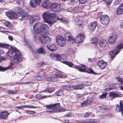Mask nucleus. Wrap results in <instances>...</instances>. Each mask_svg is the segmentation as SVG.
<instances>
[{"label": "nucleus", "instance_id": "f257e3e1", "mask_svg": "<svg viewBox=\"0 0 123 123\" xmlns=\"http://www.w3.org/2000/svg\"><path fill=\"white\" fill-rule=\"evenodd\" d=\"M56 14L55 13H51L49 12H43L42 16L45 22L50 17L55 18L56 16Z\"/></svg>", "mask_w": 123, "mask_h": 123}, {"label": "nucleus", "instance_id": "f03ea898", "mask_svg": "<svg viewBox=\"0 0 123 123\" xmlns=\"http://www.w3.org/2000/svg\"><path fill=\"white\" fill-rule=\"evenodd\" d=\"M123 48V44H121L117 46L115 50L111 52L110 53L111 55V58H113L117 54L120 52V50Z\"/></svg>", "mask_w": 123, "mask_h": 123}, {"label": "nucleus", "instance_id": "7ed1b4c3", "mask_svg": "<svg viewBox=\"0 0 123 123\" xmlns=\"http://www.w3.org/2000/svg\"><path fill=\"white\" fill-rule=\"evenodd\" d=\"M20 53L18 49L15 48L11 49L8 52V55L10 57H14Z\"/></svg>", "mask_w": 123, "mask_h": 123}, {"label": "nucleus", "instance_id": "20e7f679", "mask_svg": "<svg viewBox=\"0 0 123 123\" xmlns=\"http://www.w3.org/2000/svg\"><path fill=\"white\" fill-rule=\"evenodd\" d=\"M56 41L57 44L60 46H63L65 44V40L62 36H57L56 38Z\"/></svg>", "mask_w": 123, "mask_h": 123}, {"label": "nucleus", "instance_id": "39448f33", "mask_svg": "<svg viewBox=\"0 0 123 123\" xmlns=\"http://www.w3.org/2000/svg\"><path fill=\"white\" fill-rule=\"evenodd\" d=\"M41 35V36L39 37V40L41 43H45L51 41V38L48 37L46 35Z\"/></svg>", "mask_w": 123, "mask_h": 123}, {"label": "nucleus", "instance_id": "423d86ee", "mask_svg": "<svg viewBox=\"0 0 123 123\" xmlns=\"http://www.w3.org/2000/svg\"><path fill=\"white\" fill-rule=\"evenodd\" d=\"M49 28L47 25L45 24H42L41 26V35L49 34Z\"/></svg>", "mask_w": 123, "mask_h": 123}, {"label": "nucleus", "instance_id": "0eeeda50", "mask_svg": "<svg viewBox=\"0 0 123 123\" xmlns=\"http://www.w3.org/2000/svg\"><path fill=\"white\" fill-rule=\"evenodd\" d=\"M42 25V23L40 22L36 23L34 25L33 27V31L37 34L41 33Z\"/></svg>", "mask_w": 123, "mask_h": 123}, {"label": "nucleus", "instance_id": "6e6552de", "mask_svg": "<svg viewBox=\"0 0 123 123\" xmlns=\"http://www.w3.org/2000/svg\"><path fill=\"white\" fill-rule=\"evenodd\" d=\"M109 17L106 15L101 16L99 19L100 23L104 25L107 24L109 22Z\"/></svg>", "mask_w": 123, "mask_h": 123}, {"label": "nucleus", "instance_id": "1a4fd4ad", "mask_svg": "<svg viewBox=\"0 0 123 123\" xmlns=\"http://www.w3.org/2000/svg\"><path fill=\"white\" fill-rule=\"evenodd\" d=\"M65 38L67 41L70 43L75 41L74 37L70 32H67L65 33Z\"/></svg>", "mask_w": 123, "mask_h": 123}, {"label": "nucleus", "instance_id": "9d476101", "mask_svg": "<svg viewBox=\"0 0 123 123\" xmlns=\"http://www.w3.org/2000/svg\"><path fill=\"white\" fill-rule=\"evenodd\" d=\"M61 6L59 4H54L51 5L50 6L51 9L54 12H59L61 10Z\"/></svg>", "mask_w": 123, "mask_h": 123}, {"label": "nucleus", "instance_id": "9b49d317", "mask_svg": "<svg viewBox=\"0 0 123 123\" xmlns=\"http://www.w3.org/2000/svg\"><path fill=\"white\" fill-rule=\"evenodd\" d=\"M84 34L83 33L78 34L76 37L75 41L77 43H79L83 42L84 38Z\"/></svg>", "mask_w": 123, "mask_h": 123}, {"label": "nucleus", "instance_id": "f8f14e48", "mask_svg": "<svg viewBox=\"0 0 123 123\" xmlns=\"http://www.w3.org/2000/svg\"><path fill=\"white\" fill-rule=\"evenodd\" d=\"M60 106L59 103H57L52 105V110L47 111H46L47 112L53 113L58 111L57 109Z\"/></svg>", "mask_w": 123, "mask_h": 123}, {"label": "nucleus", "instance_id": "ddd939ff", "mask_svg": "<svg viewBox=\"0 0 123 123\" xmlns=\"http://www.w3.org/2000/svg\"><path fill=\"white\" fill-rule=\"evenodd\" d=\"M6 15L12 19H15L17 17V13L14 12H6Z\"/></svg>", "mask_w": 123, "mask_h": 123}, {"label": "nucleus", "instance_id": "4468645a", "mask_svg": "<svg viewBox=\"0 0 123 123\" xmlns=\"http://www.w3.org/2000/svg\"><path fill=\"white\" fill-rule=\"evenodd\" d=\"M116 109L117 112L121 111L122 114H123V101L121 100L119 102V105L117 104V105Z\"/></svg>", "mask_w": 123, "mask_h": 123}, {"label": "nucleus", "instance_id": "2eb2a0df", "mask_svg": "<svg viewBox=\"0 0 123 123\" xmlns=\"http://www.w3.org/2000/svg\"><path fill=\"white\" fill-rule=\"evenodd\" d=\"M75 25L79 27H82L83 25V22L82 19L79 18H76L74 20Z\"/></svg>", "mask_w": 123, "mask_h": 123}, {"label": "nucleus", "instance_id": "dca6fc26", "mask_svg": "<svg viewBox=\"0 0 123 123\" xmlns=\"http://www.w3.org/2000/svg\"><path fill=\"white\" fill-rule=\"evenodd\" d=\"M117 35L116 34L112 35L110 37V38L108 40V42L110 44L114 43L116 40Z\"/></svg>", "mask_w": 123, "mask_h": 123}, {"label": "nucleus", "instance_id": "f3484780", "mask_svg": "<svg viewBox=\"0 0 123 123\" xmlns=\"http://www.w3.org/2000/svg\"><path fill=\"white\" fill-rule=\"evenodd\" d=\"M47 47L49 49L52 51H55L58 49L55 45L52 43L48 44Z\"/></svg>", "mask_w": 123, "mask_h": 123}, {"label": "nucleus", "instance_id": "a211bd4d", "mask_svg": "<svg viewBox=\"0 0 123 123\" xmlns=\"http://www.w3.org/2000/svg\"><path fill=\"white\" fill-rule=\"evenodd\" d=\"M41 0H32L30 1V5L32 7H36L38 4H39L41 3Z\"/></svg>", "mask_w": 123, "mask_h": 123}, {"label": "nucleus", "instance_id": "6ab92c4d", "mask_svg": "<svg viewBox=\"0 0 123 123\" xmlns=\"http://www.w3.org/2000/svg\"><path fill=\"white\" fill-rule=\"evenodd\" d=\"M107 63L103 60L100 61L98 63V65L101 69H104L106 66Z\"/></svg>", "mask_w": 123, "mask_h": 123}, {"label": "nucleus", "instance_id": "aec40b11", "mask_svg": "<svg viewBox=\"0 0 123 123\" xmlns=\"http://www.w3.org/2000/svg\"><path fill=\"white\" fill-rule=\"evenodd\" d=\"M98 44L100 47L105 48L107 46L108 43L106 40H104L99 41Z\"/></svg>", "mask_w": 123, "mask_h": 123}, {"label": "nucleus", "instance_id": "412c9836", "mask_svg": "<svg viewBox=\"0 0 123 123\" xmlns=\"http://www.w3.org/2000/svg\"><path fill=\"white\" fill-rule=\"evenodd\" d=\"M16 56V57L13 59L14 62L15 63H19L22 61V59L21 57V55L20 53Z\"/></svg>", "mask_w": 123, "mask_h": 123}, {"label": "nucleus", "instance_id": "4be33fe9", "mask_svg": "<svg viewBox=\"0 0 123 123\" xmlns=\"http://www.w3.org/2000/svg\"><path fill=\"white\" fill-rule=\"evenodd\" d=\"M97 24L96 21L91 23L89 25V28L91 31H93L97 26Z\"/></svg>", "mask_w": 123, "mask_h": 123}, {"label": "nucleus", "instance_id": "5701e85b", "mask_svg": "<svg viewBox=\"0 0 123 123\" xmlns=\"http://www.w3.org/2000/svg\"><path fill=\"white\" fill-rule=\"evenodd\" d=\"M117 13L118 15L122 14L123 13V3L121 4L117 9Z\"/></svg>", "mask_w": 123, "mask_h": 123}, {"label": "nucleus", "instance_id": "b1692460", "mask_svg": "<svg viewBox=\"0 0 123 123\" xmlns=\"http://www.w3.org/2000/svg\"><path fill=\"white\" fill-rule=\"evenodd\" d=\"M29 16V15L28 14L25 13H23L21 16L19 17L18 18L20 21H23L28 19Z\"/></svg>", "mask_w": 123, "mask_h": 123}, {"label": "nucleus", "instance_id": "393cba45", "mask_svg": "<svg viewBox=\"0 0 123 123\" xmlns=\"http://www.w3.org/2000/svg\"><path fill=\"white\" fill-rule=\"evenodd\" d=\"M52 3L51 0H44L42 6L45 8H48L47 6Z\"/></svg>", "mask_w": 123, "mask_h": 123}, {"label": "nucleus", "instance_id": "a878e982", "mask_svg": "<svg viewBox=\"0 0 123 123\" xmlns=\"http://www.w3.org/2000/svg\"><path fill=\"white\" fill-rule=\"evenodd\" d=\"M16 11L17 12V16L20 17L22 14L23 13V10L21 8L19 7H17L16 9Z\"/></svg>", "mask_w": 123, "mask_h": 123}, {"label": "nucleus", "instance_id": "bb28decb", "mask_svg": "<svg viewBox=\"0 0 123 123\" xmlns=\"http://www.w3.org/2000/svg\"><path fill=\"white\" fill-rule=\"evenodd\" d=\"M81 89H82L81 87L78 86H69V90L71 91L74 89L78 90Z\"/></svg>", "mask_w": 123, "mask_h": 123}, {"label": "nucleus", "instance_id": "cd10ccee", "mask_svg": "<svg viewBox=\"0 0 123 123\" xmlns=\"http://www.w3.org/2000/svg\"><path fill=\"white\" fill-rule=\"evenodd\" d=\"M35 16H33L31 15H29V16L28 18L29 19V22L31 24H33L35 21L36 18H35Z\"/></svg>", "mask_w": 123, "mask_h": 123}, {"label": "nucleus", "instance_id": "c85d7f7f", "mask_svg": "<svg viewBox=\"0 0 123 123\" xmlns=\"http://www.w3.org/2000/svg\"><path fill=\"white\" fill-rule=\"evenodd\" d=\"M92 101L90 99H88L82 103L81 104V106L82 107H84L92 102Z\"/></svg>", "mask_w": 123, "mask_h": 123}, {"label": "nucleus", "instance_id": "c756f323", "mask_svg": "<svg viewBox=\"0 0 123 123\" xmlns=\"http://www.w3.org/2000/svg\"><path fill=\"white\" fill-rule=\"evenodd\" d=\"M9 114L7 111H3L0 114V117L2 119H5L7 117V116Z\"/></svg>", "mask_w": 123, "mask_h": 123}, {"label": "nucleus", "instance_id": "7c9ffc66", "mask_svg": "<svg viewBox=\"0 0 123 123\" xmlns=\"http://www.w3.org/2000/svg\"><path fill=\"white\" fill-rule=\"evenodd\" d=\"M38 53L44 55L46 53L45 49L42 48H40L38 49L37 50Z\"/></svg>", "mask_w": 123, "mask_h": 123}, {"label": "nucleus", "instance_id": "2f4dec72", "mask_svg": "<svg viewBox=\"0 0 123 123\" xmlns=\"http://www.w3.org/2000/svg\"><path fill=\"white\" fill-rule=\"evenodd\" d=\"M53 18L50 17L45 22L48 23L49 24H50V26H51V25L53 24L55 22V21L54 20Z\"/></svg>", "mask_w": 123, "mask_h": 123}, {"label": "nucleus", "instance_id": "473e14b6", "mask_svg": "<svg viewBox=\"0 0 123 123\" xmlns=\"http://www.w3.org/2000/svg\"><path fill=\"white\" fill-rule=\"evenodd\" d=\"M120 87V85L118 83L113 84L111 85V90L117 89Z\"/></svg>", "mask_w": 123, "mask_h": 123}, {"label": "nucleus", "instance_id": "72a5a7b5", "mask_svg": "<svg viewBox=\"0 0 123 123\" xmlns=\"http://www.w3.org/2000/svg\"><path fill=\"white\" fill-rule=\"evenodd\" d=\"M117 82L120 84L123 85V78L120 77H117L116 78Z\"/></svg>", "mask_w": 123, "mask_h": 123}, {"label": "nucleus", "instance_id": "f704fd0d", "mask_svg": "<svg viewBox=\"0 0 123 123\" xmlns=\"http://www.w3.org/2000/svg\"><path fill=\"white\" fill-rule=\"evenodd\" d=\"M45 72L43 70H40L38 72L37 77H42L44 76L45 75Z\"/></svg>", "mask_w": 123, "mask_h": 123}, {"label": "nucleus", "instance_id": "c9c22d12", "mask_svg": "<svg viewBox=\"0 0 123 123\" xmlns=\"http://www.w3.org/2000/svg\"><path fill=\"white\" fill-rule=\"evenodd\" d=\"M55 89L54 88H50L46 89L44 91L45 92H51L55 90Z\"/></svg>", "mask_w": 123, "mask_h": 123}, {"label": "nucleus", "instance_id": "e433bc0d", "mask_svg": "<svg viewBox=\"0 0 123 123\" xmlns=\"http://www.w3.org/2000/svg\"><path fill=\"white\" fill-rule=\"evenodd\" d=\"M99 109L101 110V111L103 112H105L108 110V109L107 107L105 106H100L99 107Z\"/></svg>", "mask_w": 123, "mask_h": 123}, {"label": "nucleus", "instance_id": "4c0bfd02", "mask_svg": "<svg viewBox=\"0 0 123 123\" xmlns=\"http://www.w3.org/2000/svg\"><path fill=\"white\" fill-rule=\"evenodd\" d=\"M36 98L38 99H43L48 97L46 95H40V94H38L36 96Z\"/></svg>", "mask_w": 123, "mask_h": 123}, {"label": "nucleus", "instance_id": "58836bf2", "mask_svg": "<svg viewBox=\"0 0 123 123\" xmlns=\"http://www.w3.org/2000/svg\"><path fill=\"white\" fill-rule=\"evenodd\" d=\"M56 95L59 96L64 95L63 90L61 89L56 92Z\"/></svg>", "mask_w": 123, "mask_h": 123}, {"label": "nucleus", "instance_id": "ea45409f", "mask_svg": "<svg viewBox=\"0 0 123 123\" xmlns=\"http://www.w3.org/2000/svg\"><path fill=\"white\" fill-rule=\"evenodd\" d=\"M78 70L80 71L85 72L86 71V67L85 66H81L80 67H79Z\"/></svg>", "mask_w": 123, "mask_h": 123}, {"label": "nucleus", "instance_id": "a19ab883", "mask_svg": "<svg viewBox=\"0 0 123 123\" xmlns=\"http://www.w3.org/2000/svg\"><path fill=\"white\" fill-rule=\"evenodd\" d=\"M107 95L106 92H104L103 93V94L101 95H100L99 96V98H100L104 99L105 98H106V96Z\"/></svg>", "mask_w": 123, "mask_h": 123}, {"label": "nucleus", "instance_id": "79ce46f5", "mask_svg": "<svg viewBox=\"0 0 123 123\" xmlns=\"http://www.w3.org/2000/svg\"><path fill=\"white\" fill-rule=\"evenodd\" d=\"M62 59L61 56L58 54H56V57H55V60L59 61L61 60Z\"/></svg>", "mask_w": 123, "mask_h": 123}, {"label": "nucleus", "instance_id": "37998d69", "mask_svg": "<svg viewBox=\"0 0 123 123\" xmlns=\"http://www.w3.org/2000/svg\"><path fill=\"white\" fill-rule=\"evenodd\" d=\"M63 63L68 65L70 67H72L73 65V64L72 63L68 61H63Z\"/></svg>", "mask_w": 123, "mask_h": 123}, {"label": "nucleus", "instance_id": "c03bdc74", "mask_svg": "<svg viewBox=\"0 0 123 123\" xmlns=\"http://www.w3.org/2000/svg\"><path fill=\"white\" fill-rule=\"evenodd\" d=\"M45 65V64L44 62H41L40 63L37 64H36V66L38 68H39L40 67L43 66Z\"/></svg>", "mask_w": 123, "mask_h": 123}, {"label": "nucleus", "instance_id": "a18cd8bd", "mask_svg": "<svg viewBox=\"0 0 123 123\" xmlns=\"http://www.w3.org/2000/svg\"><path fill=\"white\" fill-rule=\"evenodd\" d=\"M24 41L25 42V43L24 44V45H26V46L29 49L31 48V47L30 46V45L29 44V42L28 41H26L25 39L24 40Z\"/></svg>", "mask_w": 123, "mask_h": 123}, {"label": "nucleus", "instance_id": "49530a36", "mask_svg": "<svg viewBox=\"0 0 123 123\" xmlns=\"http://www.w3.org/2000/svg\"><path fill=\"white\" fill-rule=\"evenodd\" d=\"M110 96L113 97H116L117 96V94L116 93L113 92H110Z\"/></svg>", "mask_w": 123, "mask_h": 123}, {"label": "nucleus", "instance_id": "de8ad7c7", "mask_svg": "<svg viewBox=\"0 0 123 123\" xmlns=\"http://www.w3.org/2000/svg\"><path fill=\"white\" fill-rule=\"evenodd\" d=\"M92 43L95 44V45H97L98 42V40L96 38H94L92 39Z\"/></svg>", "mask_w": 123, "mask_h": 123}, {"label": "nucleus", "instance_id": "09e8293b", "mask_svg": "<svg viewBox=\"0 0 123 123\" xmlns=\"http://www.w3.org/2000/svg\"><path fill=\"white\" fill-rule=\"evenodd\" d=\"M93 122L92 120H88L86 121L82 122L81 123H93Z\"/></svg>", "mask_w": 123, "mask_h": 123}, {"label": "nucleus", "instance_id": "8fccbe9b", "mask_svg": "<svg viewBox=\"0 0 123 123\" xmlns=\"http://www.w3.org/2000/svg\"><path fill=\"white\" fill-rule=\"evenodd\" d=\"M50 57L51 59L54 60H55V57H56V54L55 55L54 54H51L50 55Z\"/></svg>", "mask_w": 123, "mask_h": 123}, {"label": "nucleus", "instance_id": "3c124183", "mask_svg": "<svg viewBox=\"0 0 123 123\" xmlns=\"http://www.w3.org/2000/svg\"><path fill=\"white\" fill-rule=\"evenodd\" d=\"M79 0H71V3L72 4H75L78 3Z\"/></svg>", "mask_w": 123, "mask_h": 123}, {"label": "nucleus", "instance_id": "603ef678", "mask_svg": "<svg viewBox=\"0 0 123 123\" xmlns=\"http://www.w3.org/2000/svg\"><path fill=\"white\" fill-rule=\"evenodd\" d=\"M66 111V110L64 108H61L59 109L58 111L59 112H64Z\"/></svg>", "mask_w": 123, "mask_h": 123}, {"label": "nucleus", "instance_id": "864d4df0", "mask_svg": "<svg viewBox=\"0 0 123 123\" xmlns=\"http://www.w3.org/2000/svg\"><path fill=\"white\" fill-rule=\"evenodd\" d=\"M8 69V68L4 67L3 68L2 67L0 66V71H3L6 70Z\"/></svg>", "mask_w": 123, "mask_h": 123}, {"label": "nucleus", "instance_id": "5fc2aeb1", "mask_svg": "<svg viewBox=\"0 0 123 123\" xmlns=\"http://www.w3.org/2000/svg\"><path fill=\"white\" fill-rule=\"evenodd\" d=\"M4 25L8 27H9L10 26L11 24L9 22H6L5 23Z\"/></svg>", "mask_w": 123, "mask_h": 123}, {"label": "nucleus", "instance_id": "6e6d98bb", "mask_svg": "<svg viewBox=\"0 0 123 123\" xmlns=\"http://www.w3.org/2000/svg\"><path fill=\"white\" fill-rule=\"evenodd\" d=\"M86 72L87 73H91L93 74H94L93 70L90 68L89 69L87 70Z\"/></svg>", "mask_w": 123, "mask_h": 123}, {"label": "nucleus", "instance_id": "4d7b16f0", "mask_svg": "<svg viewBox=\"0 0 123 123\" xmlns=\"http://www.w3.org/2000/svg\"><path fill=\"white\" fill-rule=\"evenodd\" d=\"M62 88L66 90H69V86H62Z\"/></svg>", "mask_w": 123, "mask_h": 123}, {"label": "nucleus", "instance_id": "13d9d810", "mask_svg": "<svg viewBox=\"0 0 123 123\" xmlns=\"http://www.w3.org/2000/svg\"><path fill=\"white\" fill-rule=\"evenodd\" d=\"M56 76L55 74H53L51 75L50 77L52 79V81H53V80L56 77Z\"/></svg>", "mask_w": 123, "mask_h": 123}, {"label": "nucleus", "instance_id": "bf43d9fd", "mask_svg": "<svg viewBox=\"0 0 123 123\" xmlns=\"http://www.w3.org/2000/svg\"><path fill=\"white\" fill-rule=\"evenodd\" d=\"M105 2L107 4H110L112 0H104Z\"/></svg>", "mask_w": 123, "mask_h": 123}, {"label": "nucleus", "instance_id": "052dcab7", "mask_svg": "<svg viewBox=\"0 0 123 123\" xmlns=\"http://www.w3.org/2000/svg\"><path fill=\"white\" fill-rule=\"evenodd\" d=\"M33 33V36L34 37V40L36 41L37 40V35L36 34V33H35L33 31L32 32V33Z\"/></svg>", "mask_w": 123, "mask_h": 123}, {"label": "nucleus", "instance_id": "680f3d73", "mask_svg": "<svg viewBox=\"0 0 123 123\" xmlns=\"http://www.w3.org/2000/svg\"><path fill=\"white\" fill-rule=\"evenodd\" d=\"M109 115L108 113H105L103 114L101 117V118H103L106 117L107 116H109Z\"/></svg>", "mask_w": 123, "mask_h": 123}, {"label": "nucleus", "instance_id": "e2e57ef3", "mask_svg": "<svg viewBox=\"0 0 123 123\" xmlns=\"http://www.w3.org/2000/svg\"><path fill=\"white\" fill-rule=\"evenodd\" d=\"M90 113H88V112L86 113L84 115V117L85 118L88 117L90 115Z\"/></svg>", "mask_w": 123, "mask_h": 123}, {"label": "nucleus", "instance_id": "0e129e2a", "mask_svg": "<svg viewBox=\"0 0 123 123\" xmlns=\"http://www.w3.org/2000/svg\"><path fill=\"white\" fill-rule=\"evenodd\" d=\"M87 0H79V3L81 4H83L86 3Z\"/></svg>", "mask_w": 123, "mask_h": 123}, {"label": "nucleus", "instance_id": "69168bd1", "mask_svg": "<svg viewBox=\"0 0 123 123\" xmlns=\"http://www.w3.org/2000/svg\"><path fill=\"white\" fill-rule=\"evenodd\" d=\"M1 46L0 44V47H2L7 48L8 47V45L5 44H1Z\"/></svg>", "mask_w": 123, "mask_h": 123}, {"label": "nucleus", "instance_id": "338daca9", "mask_svg": "<svg viewBox=\"0 0 123 123\" xmlns=\"http://www.w3.org/2000/svg\"><path fill=\"white\" fill-rule=\"evenodd\" d=\"M56 77L61 78L62 77V74H55Z\"/></svg>", "mask_w": 123, "mask_h": 123}, {"label": "nucleus", "instance_id": "774afa93", "mask_svg": "<svg viewBox=\"0 0 123 123\" xmlns=\"http://www.w3.org/2000/svg\"><path fill=\"white\" fill-rule=\"evenodd\" d=\"M6 59L5 56L1 57V58L0 59V62L1 61H5Z\"/></svg>", "mask_w": 123, "mask_h": 123}]
</instances>
